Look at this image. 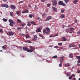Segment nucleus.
<instances>
[{"instance_id":"1","label":"nucleus","mask_w":80,"mask_h":80,"mask_svg":"<svg viewBox=\"0 0 80 80\" xmlns=\"http://www.w3.org/2000/svg\"><path fill=\"white\" fill-rule=\"evenodd\" d=\"M9 22L10 23L9 25L11 27H13V25H15V24H16L15 22L13 21V20L9 19Z\"/></svg>"},{"instance_id":"2","label":"nucleus","mask_w":80,"mask_h":80,"mask_svg":"<svg viewBox=\"0 0 80 80\" xmlns=\"http://www.w3.org/2000/svg\"><path fill=\"white\" fill-rule=\"evenodd\" d=\"M6 34L8 35H9V36H13L14 35V33L13 32L9 31L6 33Z\"/></svg>"},{"instance_id":"3","label":"nucleus","mask_w":80,"mask_h":80,"mask_svg":"<svg viewBox=\"0 0 80 80\" xmlns=\"http://www.w3.org/2000/svg\"><path fill=\"white\" fill-rule=\"evenodd\" d=\"M58 4L59 5H62V6H65L66 4L65 3H63V2L62 1H59L58 2Z\"/></svg>"},{"instance_id":"4","label":"nucleus","mask_w":80,"mask_h":80,"mask_svg":"<svg viewBox=\"0 0 80 80\" xmlns=\"http://www.w3.org/2000/svg\"><path fill=\"white\" fill-rule=\"evenodd\" d=\"M46 30L44 29L43 30V33H45L46 34H47V35H49L50 33V31H46Z\"/></svg>"},{"instance_id":"5","label":"nucleus","mask_w":80,"mask_h":80,"mask_svg":"<svg viewBox=\"0 0 80 80\" xmlns=\"http://www.w3.org/2000/svg\"><path fill=\"white\" fill-rule=\"evenodd\" d=\"M10 8L12 10H15L16 8V7L13 5H11L10 6Z\"/></svg>"},{"instance_id":"6","label":"nucleus","mask_w":80,"mask_h":80,"mask_svg":"<svg viewBox=\"0 0 80 80\" xmlns=\"http://www.w3.org/2000/svg\"><path fill=\"white\" fill-rule=\"evenodd\" d=\"M52 8L53 12H57V8L52 6Z\"/></svg>"},{"instance_id":"7","label":"nucleus","mask_w":80,"mask_h":80,"mask_svg":"<svg viewBox=\"0 0 80 80\" xmlns=\"http://www.w3.org/2000/svg\"><path fill=\"white\" fill-rule=\"evenodd\" d=\"M76 47V45H75L70 44L69 46V48H71V47Z\"/></svg>"},{"instance_id":"8","label":"nucleus","mask_w":80,"mask_h":80,"mask_svg":"<svg viewBox=\"0 0 80 80\" xmlns=\"http://www.w3.org/2000/svg\"><path fill=\"white\" fill-rule=\"evenodd\" d=\"M28 10L25 9V11H22V13H28Z\"/></svg>"},{"instance_id":"9","label":"nucleus","mask_w":80,"mask_h":80,"mask_svg":"<svg viewBox=\"0 0 80 80\" xmlns=\"http://www.w3.org/2000/svg\"><path fill=\"white\" fill-rule=\"evenodd\" d=\"M57 1L54 0L53 1V5L54 6H55V7H56V5H57Z\"/></svg>"},{"instance_id":"10","label":"nucleus","mask_w":80,"mask_h":80,"mask_svg":"<svg viewBox=\"0 0 80 80\" xmlns=\"http://www.w3.org/2000/svg\"><path fill=\"white\" fill-rule=\"evenodd\" d=\"M75 77V75L74 74H72L71 75V76H70L69 77L68 79L69 80H72V77Z\"/></svg>"},{"instance_id":"11","label":"nucleus","mask_w":80,"mask_h":80,"mask_svg":"<svg viewBox=\"0 0 80 80\" xmlns=\"http://www.w3.org/2000/svg\"><path fill=\"white\" fill-rule=\"evenodd\" d=\"M51 18H52V17H51V16H49L45 20V21H48L49 20H50V19H51Z\"/></svg>"},{"instance_id":"12","label":"nucleus","mask_w":80,"mask_h":80,"mask_svg":"<svg viewBox=\"0 0 80 80\" xmlns=\"http://www.w3.org/2000/svg\"><path fill=\"white\" fill-rule=\"evenodd\" d=\"M37 32H41V30H40V28H38L36 31V33H37Z\"/></svg>"},{"instance_id":"13","label":"nucleus","mask_w":80,"mask_h":80,"mask_svg":"<svg viewBox=\"0 0 80 80\" xmlns=\"http://www.w3.org/2000/svg\"><path fill=\"white\" fill-rule=\"evenodd\" d=\"M76 58L77 59H78L79 60L78 61V63H80V56H77Z\"/></svg>"},{"instance_id":"14","label":"nucleus","mask_w":80,"mask_h":80,"mask_svg":"<svg viewBox=\"0 0 80 80\" xmlns=\"http://www.w3.org/2000/svg\"><path fill=\"white\" fill-rule=\"evenodd\" d=\"M65 31L67 33H72V32L69 31V29H65Z\"/></svg>"},{"instance_id":"15","label":"nucleus","mask_w":80,"mask_h":80,"mask_svg":"<svg viewBox=\"0 0 80 80\" xmlns=\"http://www.w3.org/2000/svg\"><path fill=\"white\" fill-rule=\"evenodd\" d=\"M61 59H60V61L61 62H62V63H63V58H64V56H63L62 57H60Z\"/></svg>"},{"instance_id":"16","label":"nucleus","mask_w":80,"mask_h":80,"mask_svg":"<svg viewBox=\"0 0 80 80\" xmlns=\"http://www.w3.org/2000/svg\"><path fill=\"white\" fill-rule=\"evenodd\" d=\"M16 13L17 15H20V13H21V12L20 11H18L16 12Z\"/></svg>"},{"instance_id":"17","label":"nucleus","mask_w":80,"mask_h":80,"mask_svg":"<svg viewBox=\"0 0 80 80\" xmlns=\"http://www.w3.org/2000/svg\"><path fill=\"white\" fill-rule=\"evenodd\" d=\"M75 28H70V31H71L72 33H73V31L74 30Z\"/></svg>"},{"instance_id":"18","label":"nucleus","mask_w":80,"mask_h":80,"mask_svg":"<svg viewBox=\"0 0 80 80\" xmlns=\"http://www.w3.org/2000/svg\"><path fill=\"white\" fill-rule=\"evenodd\" d=\"M60 18H65V15L64 14H62L60 16Z\"/></svg>"},{"instance_id":"19","label":"nucleus","mask_w":80,"mask_h":80,"mask_svg":"<svg viewBox=\"0 0 80 80\" xmlns=\"http://www.w3.org/2000/svg\"><path fill=\"white\" fill-rule=\"evenodd\" d=\"M29 48L30 49H31V50H32V51L35 50V48H34L33 46H30Z\"/></svg>"},{"instance_id":"20","label":"nucleus","mask_w":80,"mask_h":80,"mask_svg":"<svg viewBox=\"0 0 80 80\" xmlns=\"http://www.w3.org/2000/svg\"><path fill=\"white\" fill-rule=\"evenodd\" d=\"M10 16H11V17H13V12L12 11L10 12Z\"/></svg>"},{"instance_id":"21","label":"nucleus","mask_w":80,"mask_h":80,"mask_svg":"<svg viewBox=\"0 0 80 80\" xmlns=\"http://www.w3.org/2000/svg\"><path fill=\"white\" fill-rule=\"evenodd\" d=\"M26 47H24L23 48V50L25 51H27L28 49Z\"/></svg>"},{"instance_id":"22","label":"nucleus","mask_w":80,"mask_h":80,"mask_svg":"<svg viewBox=\"0 0 80 80\" xmlns=\"http://www.w3.org/2000/svg\"><path fill=\"white\" fill-rule=\"evenodd\" d=\"M30 23L31 24H32V25H36V24L35 23V22L33 21L30 22Z\"/></svg>"},{"instance_id":"23","label":"nucleus","mask_w":80,"mask_h":80,"mask_svg":"<svg viewBox=\"0 0 80 80\" xmlns=\"http://www.w3.org/2000/svg\"><path fill=\"white\" fill-rule=\"evenodd\" d=\"M78 2V0H75L73 1V3L74 4H76L77 2Z\"/></svg>"},{"instance_id":"24","label":"nucleus","mask_w":80,"mask_h":80,"mask_svg":"<svg viewBox=\"0 0 80 80\" xmlns=\"http://www.w3.org/2000/svg\"><path fill=\"white\" fill-rule=\"evenodd\" d=\"M27 52H33V51L32 50H31L29 49H28Z\"/></svg>"},{"instance_id":"25","label":"nucleus","mask_w":80,"mask_h":80,"mask_svg":"<svg viewBox=\"0 0 80 80\" xmlns=\"http://www.w3.org/2000/svg\"><path fill=\"white\" fill-rule=\"evenodd\" d=\"M66 75H67V76L68 77H69V76H70V75H71V74L70 73V72H68L66 74Z\"/></svg>"},{"instance_id":"26","label":"nucleus","mask_w":80,"mask_h":80,"mask_svg":"<svg viewBox=\"0 0 80 80\" xmlns=\"http://www.w3.org/2000/svg\"><path fill=\"white\" fill-rule=\"evenodd\" d=\"M70 65L69 63H67L65 64V67H70Z\"/></svg>"},{"instance_id":"27","label":"nucleus","mask_w":80,"mask_h":80,"mask_svg":"<svg viewBox=\"0 0 80 80\" xmlns=\"http://www.w3.org/2000/svg\"><path fill=\"white\" fill-rule=\"evenodd\" d=\"M73 57V55L72 54H69V57L70 58H72Z\"/></svg>"},{"instance_id":"28","label":"nucleus","mask_w":80,"mask_h":80,"mask_svg":"<svg viewBox=\"0 0 80 80\" xmlns=\"http://www.w3.org/2000/svg\"><path fill=\"white\" fill-rule=\"evenodd\" d=\"M64 1L65 3L67 4V3H68V2L69 1V0H64Z\"/></svg>"},{"instance_id":"29","label":"nucleus","mask_w":80,"mask_h":80,"mask_svg":"<svg viewBox=\"0 0 80 80\" xmlns=\"http://www.w3.org/2000/svg\"><path fill=\"white\" fill-rule=\"evenodd\" d=\"M17 21L18 22V23H22V22L21 21V20H19L18 19H17Z\"/></svg>"},{"instance_id":"30","label":"nucleus","mask_w":80,"mask_h":80,"mask_svg":"<svg viewBox=\"0 0 80 80\" xmlns=\"http://www.w3.org/2000/svg\"><path fill=\"white\" fill-rule=\"evenodd\" d=\"M26 42H27V43H32V42L29 40L26 41Z\"/></svg>"},{"instance_id":"31","label":"nucleus","mask_w":80,"mask_h":80,"mask_svg":"<svg viewBox=\"0 0 80 80\" xmlns=\"http://www.w3.org/2000/svg\"><path fill=\"white\" fill-rule=\"evenodd\" d=\"M46 31H47H47H50V29L49 28H48L47 27L46 28Z\"/></svg>"},{"instance_id":"32","label":"nucleus","mask_w":80,"mask_h":80,"mask_svg":"<svg viewBox=\"0 0 80 80\" xmlns=\"http://www.w3.org/2000/svg\"><path fill=\"white\" fill-rule=\"evenodd\" d=\"M63 39V41H64V42H65V41H67V39H65V38L63 37L62 38Z\"/></svg>"},{"instance_id":"33","label":"nucleus","mask_w":80,"mask_h":80,"mask_svg":"<svg viewBox=\"0 0 80 80\" xmlns=\"http://www.w3.org/2000/svg\"><path fill=\"white\" fill-rule=\"evenodd\" d=\"M29 36L28 35V34H27L26 35V38H29Z\"/></svg>"},{"instance_id":"34","label":"nucleus","mask_w":80,"mask_h":80,"mask_svg":"<svg viewBox=\"0 0 80 80\" xmlns=\"http://www.w3.org/2000/svg\"><path fill=\"white\" fill-rule=\"evenodd\" d=\"M42 16L43 17H47V14L44 13L42 14Z\"/></svg>"},{"instance_id":"35","label":"nucleus","mask_w":80,"mask_h":80,"mask_svg":"<svg viewBox=\"0 0 80 80\" xmlns=\"http://www.w3.org/2000/svg\"><path fill=\"white\" fill-rule=\"evenodd\" d=\"M4 7H6V8H8V5L7 4H5Z\"/></svg>"},{"instance_id":"36","label":"nucleus","mask_w":80,"mask_h":80,"mask_svg":"<svg viewBox=\"0 0 80 80\" xmlns=\"http://www.w3.org/2000/svg\"><path fill=\"white\" fill-rule=\"evenodd\" d=\"M57 58V56L55 55L52 57V58Z\"/></svg>"},{"instance_id":"37","label":"nucleus","mask_w":80,"mask_h":80,"mask_svg":"<svg viewBox=\"0 0 80 80\" xmlns=\"http://www.w3.org/2000/svg\"><path fill=\"white\" fill-rule=\"evenodd\" d=\"M3 22H7V19L5 18H4L3 19Z\"/></svg>"},{"instance_id":"38","label":"nucleus","mask_w":80,"mask_h":80,"mask_svg":"<svg viewBox=\"0 0 80 80\" xmlns=\"http://www.w3.org/2000/svg\"><path fill=\"white\" fill-rule=\"evenodd\" d=\"M32 15L31 14L29 15V18H32Z\"/></svg>"},{"instance_id":"39","label":"nucleus","mask_w":80,"mask_h":80,"mask_svg":"<svg viewBox=\"0 0 80 80\" xmlns=\"http://www.w3.org/2000/svg\"><path fill=\"white\" fill-rule=\"evenodd\" d=\"M39 35L40 37H41V38H43L44 37V36H43L42 35V34H39Z\"/></svg>"},{"instance_id":"40","label":"nucleus","mask_w":80,"mask_h":80,"mask_svg":"<svg viewBox=\"0 0 80 80\" xmlns=\"http://www.w3.org/2000/svg\"><path fill=\"white\" fill-rule=\"evenodd\" d=\"M2 48L3 50H5V49H6V47L5 46H2Z\"/></svg>"},{"instance_id":"41","label":"nucleus","mask_w":80,"mask_h":80,"mask_svg":"<svg viewBox=\"0 0 80 80\" xmlns=\"http://www.w3.org/2000/svg\"><path fill=\"white\" fill-rule=\"evenodd\" d=\"M0 33H3V31L1 29H0Z\"/></svg>"},{"instance_id":"42","label":"nucleus","mask_w":80,"mask_h":80,"mask_svg":"<svg viewBox=\"0 0 80 80\" xmlns=\"http://www.w3.org/2000/svg\"><path fill=\"white\" fill-rule=\"evenodd\" d=\"M31 24L30 22H28V24H27L28 26H31Z\"/></svg>"},{"instance_id":"43","label":"nucleus","mask_w":80,"mask_h":80,"mask_svg":"<svg viewBox=\"0 0 80 80\" xmlns=\"http://www.w3.org/2000/svg\"><path fill=\"white\" fill-rule=\"evenodd\" d=\"M58 45H59V46H61V45H63V43H58Z\"/></svg>"},{"instance_id":"44","label":"nucleus","mask_w":80,"mask_h":80,"mask_svg":"<svg viewBox=\"0 0 80 80\" xmlns=\"http://www.w3.org/2000/svg\"><path fill=\"white\" fill-rule=\"evenodd\" d=\"M59 67H62V63H60L59 65Z\"/></svg>"},{"instance_id":"45","label":"nucleus","mask_w":80,"mask_h":80,"mask_svg":"<svg viewBox=\"0 0 80 80\" xmlns=\"http://www.w3.org/2000/svg\"><path fill=\"white\" fill-rule=\"evenodd\" d=\"M5 4H2L1 5V7H5Z\"/></svg>"},{"instance_id":"46","label":"nucleus","mask_w":80,"mask_h":80,"mask_svg":"<svg viewBox=\"0 0 80 80\" xmlns=\"http://www.w3.org/2000/svg\"><path fill=\"white\" fill-rule=\"evenodd\" d=\"M54 48H58V46H54Z\"/></svg>"},{"instance_id":"47","label":"nucleus","mask_w":80,"mask_h":80,"mask_svg":"<svg viewBox=\"0 0 80 80\" xmlns=\"http://www.w3.org/2000/svg\"><path fill=\"white\" fill-rule=\"evenodd\" d=\"M35 10H37V6H35V7H34Z\"/></svg>"},{"instance_id":"48","label":"nucleus","mask_w":80,"mask_h":80,"mask_svg":"<svg viewBox=\"0 0 80 80\" xmlns=\"http://www.w3.org/2000/svg\"><path fill=\"white\" fill-rule=\"evenodd\" d=\"M65 12V10H62L61 11V13H63V12Z\"/></svg>"},{"instance_id":"49","label":"nucleus","mask_w":80,"mask_h":80,"mask_svg":"<svg viewBox=\"0 0 80 80\" xmlns=\"http://www.w3.org/2000/svg\"><path fill=\"white\" fill-rule=\"evenodd\" d=\"M25 25V24H21L22 27H24Z\"/></svg>"},{"instance_id":"50","label":"nucleus","mask_w":80,"mask_h":80,"mask_svg":"<svg viewBox=\"0 0 80 80\" xmlns=\"http://www.w3.org/2000/svg\"><path fill=\"white\" fill-rule=\"evenodd\" d=\"M50 37H54V36L53 35H50Z\"/></svg>"},{"instance_id":"51","label":"nucleus","mask_w":80,"mask_h":80,"mask_svg":"<svg viewBox=\"0 0 80 80\" xmlns=\"http://www.w3.org/2000/svg\"><path fill=\"white\" fill-rule=\"evenodd\" d=\"M34 38H36V39L38 37H37V36H34Z\"/></svg>"},{"instance_id":"52","label":"nucleus","mask_w":80,"mask_h":80,"mask_svg":"<svg viewBox=\"0 0 80 80\" xmlns=\"http://www.w3.org/2000/svg\"><path fill=\"white\" fill-rule=\"evenodd\" d=\"M37 20H40V18L39 17H38L37 18H36Z\"/></svg>"},{"instance_id":"53","label":"nucleus","mask_w":80,"mask_h":80,"mask_svg":"<svg viewBox=\"0 0 80 80\" xmlns=\"http://www.w3.org/2000/svg\"><path fill=\"white\" fill-rule=\"evenodd\" d=\"M55 37H56V36H58V34H54Z\"/></svg>"},{"instance_id":"54","label":"nucleus","mask_w":80,"mask_h":80,"mask_svg":"<svg viewBox=\"0 0 80 80\" xmlns=\"http://www.w3.org/2000/svg\"><path fill=\"white\" fill-rule=\"evenodd\" d=\"M46 0H41V2L42 3L44 2V1H45Z\"/></svg>"},{"instance_id":"55","label":"nucleus","mask_w":80,"mask_h":80,"mask_svg":"<svg viewBox=\"0 0 80 80\" xmlns=\"http://www.w3.org/2000/svg\"><path fill=\"white\" fill-rule=\"evenodd\" d=\"M62 28H65V25H62Z\"/></svg>"},{"instance_id":"56","label":"nucleus","mask_w":80,"mask_h":80,"mask_svg":"<svg viewBox=\"0 0 80 80\" xmlns=\"http://www.w3.org/2000/svg\"><path fill=\"white\" fill-rule=\"evenodd\" d=\"M28 7H30H30H31V5H30V4H29L28 5Z\"/></svg>"},{"instance_id":"57","label":"nucleus","mask_w":80,"mask_h":80,"mask_svg":"<svg viewBox=\"0 0 80 80\" xmlns=\"http://www.w3.org/2000/svg\"><path fill=\"white\" fill-rule=\"evenodd\" d=\"M33 40H37V39L36 38H33L32 39Z\"/></svg>"},{"instance_id":"58","label":"nucleus","mask_w":80,"mask_h":80,"mask_svg":"<svg viewBox=\"0 0 80 80\" xmlns=\"http://www.w3.org/2000/svg\"><path fill=\"white\" fill-rule=\"evenodd\" d=\"M47 6L48 7H50V5L47 4Z\"/></svg>"},{"instance_id":"59","label":"nucleus","mask_w":80,"mask_h":80,"mask_svg":"<svg viewBox=\"0 0 80 80\" xmlns=\"http://www.w3.org/2000/svg\"><path fill=\"white\" fill-rule=\"evenodd\" d=\"M78 34H80V30H79L78 31Z\"/></svg>"},{"instance_id":"60","label":"nucleus","mask_w":80,"mask_h":80,"mask_svg":"<svg viewBox=\"0 0 80 80\" xmlns=\"http://www.w3.org/2000/svg\"><path fill=\"white\" fill-rule=\"evenodd\" d=\"M71 26H72L71 25H69L68 26V28H69V27H71Z\"/></svg>"},{"instance_id":"61","label":"nucleus","mask_w":80,"mask_h":80,"mask_svg":"<svg viewBox=\"0 0 80 80\" xmlns=\"http://www.w3.org/2000/svg\"><path fill=\"white\" fill-rule=\"evenodd\" d=\"M20 29H21V28H18V30H20Z\"/></svg>"},{"instance_id":"62","label":"nucleus","mask_w":80,"mask_h":80,"mask_svg":"<svg viewBox=\"0 0 80 80\" xmlns=\"http://www.w3.org/2000/svg\"><path fill=\"white\" fill-rule=\"evenodd\" d=\"M78 73H80V70H78Z\"/></svg>"},{"instance_id":"63","label":"nucleus","mask_w":80,"mask_h":80,"mask_svg":"<svg viewBox=\"0 0 80 80\" xmlns=\"http://www.w3.org/2000/svg\"><path fill=\"white\" fill-rule=\"evenodd\" d=\"M77 65H78V66H80V64H79V63H78Z\"/></svg>"},{"instance_id":"64","label":"nucleus","mask_w":80,"mask_h":80,"mask_svg":"<svg viewBox=\"0 0 80 80\" xmlns=\"http://www.w3.org/2000/svg\"><path fill=\"white\" fill-rule=\"evenodd\" d=\"M73 80H76V78H74L73 79Z\"/></svg>"}]
</instances>
